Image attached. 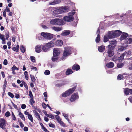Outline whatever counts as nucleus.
<instances>
[{
  "instance_id": "obj_1",
  "label": "nucleus",
  "mask_w": 132,
  "mask_h": 132,
  "mask_svg": "<svg viewBox=\"0 0 132 132\" xmlns=\"http://www.w3.org/2000/svg\"><path fill=\"white\" fill-rule=\"evenodd\" d=\"M117 42L115 40L111 41L109 45L106 47V50L104 52L106 55L109 57H111L114 54V49L116 46Z\"/></svg>"
},
{
  "instance_id": "obj_2",
  "label": "nucleus",
  "mask_w": 132,
  "mask_h": 132,
  "mask_svg": "<svg viewBox=\"0 0 132 132\" xmlns=\"http://www.w3.org/2000/svg\"><path fill=\"white\" fill-rule=\"evenodd\" d=\"M122 32L119 30H116L115 31H112L108 32V37L110 39L114 38L116 37H118L122 33Z\"/></svg>"
},
{
  "instance_id": "obj_3",
  "label": "nucleus",
  "mask_w": 132,
  "mask_h": 132,
  "mask_svg": "<svg viewBox=\"0 0 132 132\" xmlns=\"http://www.w3.org/2000/svg\"><path fill=\"white\" fill-rule=\"evenodd\" d=\"M71 53V50L68 48H66L64 50L63 53V56L61 58L62 60H64L67 56Z\"/></svg>"
},
{
  "instance_id": "obj_4",
  "label": "nucleus",
  "mask_w": 132,
  "mask_h": 132,
  "mask_svg": "<svg viewBox=\"0 0 132 132\" xmlns=\"http://www.w3.org/2000/svg\"><path fill=\"white\" fill-rule=\"evenodd\" d=\"M41 35L45 38L48 40H51L53 37V35L47 32H42L41 33Z\"/></svg>"
},
{
  "instance_id": "obj_5",
  "label": "nucleus",
  "mask_w": 132,
  "mask_h": 132,
  "mask_svg": "<svg viewBox=\"0 0 132 132\" xmlns=\"http://www.w3.org/2000/svg\"><path fill=\"white\" fill-rule=\"evenodd\" d=\"M78 94V93H76L73 94L71 96L70 98V100L71 102L75 101L76 99L79 98V96Z\"/></svg>"
},
{
  "instance_id": "obj_6",
  "label": "nucleus",
  "mask_w": 132,
  "mask_h": 132,
  "mask_svg": "<svg viewBox=\"0 0 132 132\" xmlns=\"http://www.w3.org/2000/svg\"><path fill=\"white\" fill-rule=\"evenodd\" d=\"M61 49L57 48H54L53 49V55L58 56L61 52Z\"/></svg>"
},
{
  "instance_id": "obj_7",
  "label": "nucleus",
  "mask_w": 132,
  "mask_h": 132,
  "mask_svg": "<svg viewBox=\"0 0 132 132\" xmlns=\"http://www.w3.org/2000/svg\"><path fill=\"white\" fill-rule=\"evenodd\" d=\"M5 120L3 119H0V127L4 130L6 129L5 127Z\"/></svg>"
},
{
  "instance_id": "obj_8",
  "label": "nucleus",
  "mask_w": 132,
  "mask_h": 132,
  "mask_svg": "<svg viewBox=\"0 0 132 132\" xmlns=\"http://www.w3.org/2000/svg\"><path fill=\"white\" fill-rule=\"evenodd\" d=\"M73 86H74V87L67 90L69 93V95H70L73 93L76 89L77 86V84L76 83H75L73 84Z\"/></svg>"
},
{
  "instance_id": "obj_9",
  "label": "nucleus",
  "mask_w": 132,
  "mask_h": 132,
  "mask_svg": "<svg viewBox=\"0 0 132 132\" xmlns=\"http://www.w3.org/2000/svg\"><path fill=\"white\" fill-rule=\"evenodd\" d=\"M64 20L67 22H70L72 21L74 19V17L72 16L69 15L65 16L63 18Z\"/></svg>"
},
{
  "instance_id": "obj_10",
  "label": "nucleus",
  "mask_w": 132,
  "mask_h": 132,
  "mask_svg": "<svg viewBox=\"0 0 132 132\" xmlns=\"http://www.w3.org/2000/svg\"><path fill=\"white\" fill-rule=\"evenodd\" d=\"M64 24L63 19L57 18L56 24V25H62Z\"/></svg>"
},
{
  "instance_id": "obj_11",
  "label": "nucleus",
  "mask_w": 132,
  "mask_h": 132,
  "mask_svg": "<svg viewBox=\"0 0 132 132\" xmlns=\"http://www.w3.org/2000/svg\"><path fill=\"white\" fill-rule=\"evenodd\" d=\"M33 112L34 113V114L35 116V117L38 120L41 121L42 120V119L39 113H38L35 110H33Z\"/></svg>"
},
{
  "instance_id": "obj_12",
  "label": "nucleus",
  "mask_w": 132,
  "mask_h": 132,
  "mask_svg": "<svg viewBox=\"0 0 132 132\" xmlns=\"http://www.w3.org/2000/svg\"><path fill=\"white\" fill-rule=\"evenodd\" d=\"M80 69V66L78 64H74L72 67V69L73 70L78 71Z\"/></svg>"
},
{
  "instance_id": "obj_13",
  "label": "nucleus",
  "mask_w": 132,
  "mask_h": 132,
  "mask_svg": "<svg viewBox=\"0 0 132 132\" xmlns=\"http://www.w3.org/2000/svg\"><path fill=\"white\" fill-rule=\"evenodd\" d=\"M128 36V34L126 33L123 32L120 38L121 40H122L126 39Z\"/></svg>"
},
{
  "instance_id": "obj_14",
  "label": "nucleus",
  "mask_w": 132,
  "mask_h": 132,
  "mask_svg": "<svg viewBox=\"0 0 132 132\" xmlns=\"http://www.w3.org/2000/svg\"><path fill=\"white\" fill-rule=\"evenodd\" d=\"M0 39L2 40V43L3 44H5L6 43V38L4 35L1 34L0 33Z\"/></svg>"
},
{
  "instance_id": "obj_15",
  "label": "nucleus",
  "mask_w": 132,
  "mask_h": 132,
  "mask_svg": "<svg viewBox=\"0 0 132 132\" xmlns=\"http://www.w3.org/2000/svg\"><path fill=\"white\" fill-rule=\"evenodd\" d=\"M42 47V45L40 46L39 45H37L35 47V51L38 53H39L41 51V47Z\"/></svg>"
},
{
  "instance_id": "obj_16",
  "label": "nucleus",
  "mask_w": 132,
  "mask_h": 132,
  "mask_svg": "<svg viewBox=\"0 0 132 132\" xmlns=\"http://www.w3.org/2000/svg\"><path fill=\"white\" fill-rule=\"evenodd\" d=\"M70 31L69 30H65L63 31L61 35L62 36H66L70 34Z\"/></svg>"
},
{
  "instance_id": "obj_17",
  "label": "nucleus",
  "mask_w": 132,
  "mask_h": 132,
  "mask_svg": "<svg viewBox=\"0 0 132 132\" xmlns=\"http://www.w3.org/2000/svg\"><path fill=\"white\" fill-rule=\"evenodd\" d=\"M105 50V46L104 45L101 46H99L98 47V51L101 52L104 51Z\"/></svg>"
},
{
  "instance_id": "obj_18",
  "label": "nucleus",
  "mask_w": 132,
  "mask_h": 132,
  "mask_svg": "<svg viewBox=\"0 0 132 132\" xmlns=\"http://www.w3.org/2000/svg\"><path fill=\"white\" fill-rule=\"evenodd\" d=\"M125 43L127 44H130L132 43V38H128L125 40Z\"/></svg>"
},
{
  "instance_id": "obj_19",
  "label": "nucleus",
  "mask_w": 132,
  "mask_h": 132,
  "mask_svg": "<svg viewBox=\"0 0 132 132\" xmlns=\"http://www.w3.org/2000/svg\"><path fill=\"white\" fill-rule=\"evenodd\" d=\"M73 71L72 70V69L69 68H68L65 72V74L67 75H69L73 73Z\"/></svg>"
},
{
  "instance_id": "obj_20",
  "label": "nucleus",
  "mask_w": 132,
  "mask_h": 132,
  "mask_svg": "<svg viewBox=\"0 0 132 132\" xmlns=\"http://www.w3.org/2000/svg\"><path fill=\"white\" fill-rule=\"evenodd\" d=\"M63 42L62 40H58L55 42V45L56 46H61L63 45Z\"/></svg>"
},
{
  "instance_id": "obj_21",
  "label": "nucleus",
  "mask_w": 132,
  "mask_h": 132,
  "mask_svg": "<svg viewBox=\"0 0 132 132\" xmlns=\"http://www.w3.org/2000/svg\"><path fill=\"white\" fill-rule=\"evenodd\" d=\"M106 67L108 68H112L114 66V63L112 62H110L109 63H108L106 64Z\"/></svg>"
},
{
  "instance_id": "obj_22",
  "label": "nucleus",
  "mask_w": 132,
  "mask_h": 132,
  "mask_svg": "<svg viewBox=\"0 0 132 132\" xmlns=\"http://www.w3.org/2000/svg\"><path fill=\"white\" fill-rule=\"evenodd\" d=\"M53 44L52 42V41H51L45 45L47 46V48L50 49L52 47V46H53Z\"/></svg>"
},
{
  "instance_id": "obj_23",
  "label": "nucleus",
  "mask_w": 132,
  "mask_h": 132,
  "mask_svg": "<svg viewBox=\"0 0 132 132\" xmlns=\"http://www.w3.org/2000/svg\"><path fill=\"white\" fill-rule=\"evenodd\" d=\"M126 52H125L124 53L122 54L118 58V60H119L120 61H122L124 59V57L126 55L125 54Z\"/></svg>"
},
{
  "instance_id": "obj_24",
  "label": "nucleus",
  "mask_w": 132,
  "mask_h": 132,
  "mask_svg": "<svg viewBox=\"0 0 132 132\" xmlns=\"http://www.w3.org/2000/svg\"><path fill=\"white\" fill-rule=\"evenodd\" d=\"M42 47L43 51L44 52H47L49 49L45 45H42Z\"/></svg>"
},
{
  "instance_id": "obj_25",
  "label": "nucleus",
  "mask_w": 132,
  "mask_h": 132,
  "mask_svg": "<svg viewBox=\"0 0 132 132\" xmlns=\"http://www.w3.org/2000/svg\"><path fill=\"white\" fill-rule=\"evenodd\" d=\"M52 29L56 31H60L62 29V27H52Z\"/></svg>"
},
{
  "instance_id": "obj_26",
  "label": "nucleus",
  "mask_w": 132,
  "mask_h": 132,
  "mask_svg": "<svg viewBox=\"0 0 132 132\" xmlns=\"http://www.w3.org/2000/svg\"><path fill=\"white\" fill-rule=\"evenodd\" d=\"M30 104L32 106L33 108H34V106L33 105V104L35 103V101L34 100V98H30Z\"/></svg>"
},
{
  "instance_id": "obj_27",
  "label": "nucleus",
  "mask_w": 132,
  "mask_h": 132,
  "mask_svg": "<svg viewBox=\"0 0 132 132\" xmlns=\"http://www.w3.org/2000/svg\"><path fill=\"white\" fill-rule=\"evenodd\" d=\"M58 59V56L54 55H53V56L52 58V61L53 62H55V61H56Z\"/></svg>"
},
{
  "instance_id": "obj_28",
  "label": "nucleus",
  "mask_w": 132,
  "mask_h": 132,
  "mask_svg": "<svg viewBox=\"0 0 132 132\" xmlns=\"http://www.w3.org/2000/svg\"><path fill=\"white\" fill-rule=\"evenodd\" d=\"M70 95L67 90L64 92L62 95V96L64 97H66Z\"/></svg>"
},
{
  "instance_id": "obj_29",
  "label": "nucleus",
  "mask_w": 132,
  "mask_h": 132,
  "mask_svg": "<svg viewBox=\"0 0 132 132\" xmlns=\"http://www.w3.org/2000/svg\"><path fill=\"white\" fill-rule=\"evenodd\" d=\"M19 49V47L18 45L17 46H16V47H13L12 48V50H13L14 51H15L16 52H17L18 51Z\"/></svg>"
},
{
  "instance_id": "obj_30",
  "label": "nucleus",
  "mask_w": 132,
  "mask_h": 132,
  "mask_svg": "<svg viewBox=\"0 0 132 132\" xmlns=\"http://www.w3.org/2000/svg\"><path fill=\"white\" fill-rule=\"evenodd\" d=\"M18 114L21 119L24 121H25L26 120L25 118L23 113L21 112H20V113H18Z\"/></svg>"
},
{
  "instance_id": "obj_31",
  "label": "nucleus",
  "mask_w": 132,
  "mask_h": 132,
  "mask_svg": "<svg viewBox=\"0 0 132 132\" xmlns=\"http://www.w3.org/2000/svg\"><path fill=\"white\" fill-rule=\"evenodd\" d=\"M56 20L57 19H52L50 21V23L53 25H56Z\"/></svg>"
},
{
  "instance_id": "obj_32",
  "label": "nucleus",
  "mask_w": 132,
  "mask_h": 132,
  "mask_svg": "<svg viewBox=\"0 0 132 132\" xmlns=\"http://www.w3.org/2000/svg\"><path fill=\"white\" fill-rule=\"evenodd\" d=\"M63 11V12H66L69 11V9L67 7L65 6L62 7L61 9Z\"/></svg>"
},
{
  "instance_id": "obj_33",
  "label": "nucleus",
  "mask_w": 132,
  "mask_h": 132,
  "mask_svg": "<svg viewBox=\"0 0 132 132\" xmlns=\"http://www.w3.org/2000/svg\"><path fill=\"white\" fill-rule=\"evenodd\" d=\"M5 35L6 40H8L9 39V38L10 37L9 33V31L8 30H7L5 32Z\"/></svg>"
},
{
  "instance_id": "obj_34",
  "label": "nucleus",
  "mask_w": 132,
  "mask_h": 132,
  "mask_svg": "<svg viewBox=\"0 0 132 132\" xmlns=\"http://www.w3.org/2000/svg\"><path fill=\"white\" fill-rule=\"evenodd\" d=\"M100 40V36L99 34H98L97 37L96 38L95 41L97 43H98Z\"/></svg>"
},
{
  "instance_id": "obj_35",
  "label": "nucleus",
  "mask_w": 132,
  "mask_h": 132,
  "mask_svg": "<svg viewBox=\"0 0 132 132\" xmlns=\"http://www.w3.org/2000/svg\"><path fill=\"white\" fill-rule=\"evenodd\" d=\"M124 93L126 95H129V93H130V89L128 88H126L124 91Z\"/></svg>"
},
{
  "instance_id": "obj_36",
  "label": "nucleus",
  "mask_w": 132,
  "mask_h": 132,
  "mask_svg": "<svg viewBox=\"0 0 132 132\" xmlns=\"http://www.w3.org/2000/svg\"><path fill=\"white\" fill-rule=\"evenodd\" d=\"M125 48L126 47H124L123 46H121L118 48V52H121L122 51L124 50L125 49Z\"/></svg>"
},
{
  "instance_id": "obj_37",
  "label": "nucleus",
  "mask_w": 132,
  "mask_h": 132,
  "mask_svg": "<svg viewBox=\"0 0 132 132\" xmlns=\"http://www.w3.org/2000/svg\"><path fill=\"white\" fill-rule=\"evenodd\" d=\"M45 114L47 117H48L49 118H50L52 119H53L55 118V117L54 115L52 114H47L46 113V114Z\"/></svg>"
},
{
  "instance_id": "obj_38",
  "label": "nucleus",
  "mask_w": 132,
  "mask_h": 132,
  "mask_svg": "<svg viewBox=\"0 0 132 132\" xmlns=\"http://www.w3.org/2000/svg\"><path fill=\"white\" fill-rule=\"evenodd\" d=\"M124 77L122 75L119 74L117 77V79L118 80H120L123 79Z\"/></svg>"
},
{
  "instance_id": "obj_39",
  "label": "nucleus",
  "mask_w": 132,
  "mask_h": 132,
  "mask_svg": "<svg viewBox=\"0 0 132 132\" xmlns=\"http://www.w3.org/2000/svg\"><path fill=\"white\" fill-rule=\"evenodd\" d=\"M124 65V64L123 63H119L117 64V67L118 68H120L122 67Z\"/></svg>"
},
{
  "instance_id": "obj_40",
  "label": "nucleus",
  "mask_w": 132,
  "mask_h": 132,
  "mask_svg": "<svg viewBox=\"0 0 132 132\" xmlns=\"http://www.w3.org/2000/svg\"><path fill=\"white\" fill-rule=\"evenodd\" d=\"M20 50L22 53H24L26 51V49L24 46L22 45L20 47Z\"/></svg>"
},
{
  "instance_id": "obj_41",
  "label": "nucleus",
  "mask_w": 132,
  "mask_h": 132,
  "mask_svg": "<svg viewBox=\"0 0 132 132\" xmlns=\"http://www.w3.org/2000/svg\"><path fill=\"white\" fill-rule=\"evenodd\" d=\"M55 117L58 122L61 120V119L60 118V117L58 115H56L55 116Z\"/></svg>"
},
{
  "instance_id": "obj_42",
  "label": "nucleus",
  "mask_w": 132,
  "mask_h": 132,
  "mask_svg": "<svg viewBox=\"0 0 132 132\" xmlns=\"http://www.w3.org/2000/svg\"><path fill=\"white\" fill-rule=\"evenodd\" d=\"M28 118L32 122H33V118L32 115L31 114H30L28 116Z\"/></svg>"
},
{
  "instance_id": "obj_43",
  "label": "nucleus",
  "mask_w": 132,
  "mask_h": 132,
  "mask_svg": "<svg viewBox=\"0 0 132 132\" xmlns=\"http://www.w3.org/2000/svg\"><path fill=\"white\" fill-rule=\"evenodd\" d=\"M30 78L31 79V81L33 82H34L36 80L35 78V77L33 75H30Z\"/></svg>"
},
{
  "instance_id": "obj_44",
  "label": "nucleus",
  "mask_w": 132,
  "mask_h": 132,
  "mask_svg": "<svg viewBox=\"0 0 132 132\" xmlns=\"http://www.w3.org/2000/svg\"><path fill=\"white\" fill-rule=\"evenodd\" d=\"M30 59L33 62H36L35 58L33 56H31L30 57Z\"/></svg>"
},
{
  "instance_id": "obj_45",
  "label": "nucleus",
  "mask_w": 132,
  "mask_h": 132,
  "mask_svg": "<svg viewBox=\"0 0 132 132\" xmlns=\"http://www.w3.org/2000/svg\"><path fill=\"white\" fill-rule=\"evenodd\" d=\"M60 125L63 127H65L66 126V125L62 121H60L59 122Z\"/></svg>"
},
{
  "instance_id": "obj_46",
  "label": "nucleus",
  "mask_w": 132,
  "mask_h": 132,
  "mask_svg": "<svg viewBox=\"0 0 132 132\" xmlns=\"http://www.w3.org/2000/svg\"><path fill=\"white\" fill-rule=\"evenodd\" d=\"M50 71L48 70H46L44 72V74L45 75H48L50 74Z\"/></svg>"
},
{
  "instance_id": "obj_47",
  "label": "nucleus",
  "mask_w": 132,
  "mask_h": 132,
  "mask_svg": "<svg viewBox=\"0 0 132 132\" xmlns=\"http://www.w3.org/2000/svg\"><path fill=\"white\" fill-rule=\"evenodd\" d=\"M8 94L9 96L12 98L14 97V96L13 94L11 92H9L8 93Z\"/></svg>"
},
{
  "instance_id": "obj_48",
  "label": "nucleus",
  "mask_w": 132,
  "mask_h": 132,
  "mask_svg": "<svg viewBox=\"0 0 132 132\" xmlns=\"http://www.w3.org/2000/svg\"><path fill=\"white\" fill-rule=\"evenodd\" d=\"M49 127L52 128H54L55 127V125L52 123H49L48 124Z\"/></svg>"
},
{
  "instance_id": "obj_49",
  "label": "nucleus",
  "mask_w": 132,
  "mask_h": 132,
  "mask_svg": "<svg viewBox=\"0 0 132 132\" xmlns=\"http://www.w3.org/2000/svg\"><path fill=\"white\" fill-rule=\"evenodd\" d=\"M11 115L9 111L6 112L5 114V115L6 117H7L10 116Z\"/></svg>"
},
{
  "instance_id": "obj_50",
  "label": "nucleus",
  "mask_w": 132,
  "mask_h": 132,
  "mask_svg": "<svg viewBox=\"0 0 132 132\" xmlns=\"http://www.w3.org/2000/svg\"><path fill=\"white\" fill-rule=\"evenodd\" d=\"M29 95L30 97V98H34V96L32 94L31 91H30L29 92Z\"/></svg>"
},
{
  "instance_id": "obj_51",
  "label": "nucleus",
  "mask_w": 132,
  "mask_h": 132,
  "mask_svg": "<svg viewBox=\"0 0 132 132\" xmlns=\"http://www.w3.org/2000/svg\"><path fill=\"white\" fill-rule=\"evenodd\" d=\"M12 119L14 120H16V118L15 117V115L13 112H12Z\"/></svg>"
},
{
  "instance_id": "obj_52",
  "label": "nucleus",
  "mask_w": 132,
  "mask_h": 132,
  "mask_svg": "<svg viewBox=\"0 0 132 132\" xmlns=\"http://www.w3.org/2000/svg\"><path fill=\"white\" fill-rule=\"evenodd\" d=\"M11 69H13V70H19V68H18L16 67L15 65H14L12 67Z\"/></svg>"
},
{
  "instance_id": "obj_53",
  "label": "nucleus",
  "mask_w": 132,
  "mask_h": 132,
  "mask_svg": "<svg viewBox=\"0 0 132 132\" xmlns=\"http://www.w3.org/2000/svg\"><path fill=\"white\" fill-rule=\"evenodd\" d=\"M125 52L126 53L125 54L126 55L127 54V55H130L131 53V51L130 50H129L127 52Z\"/></svg>"
},
{
  "instance_id": "obj_54",
  "label": "nucleus",
  "mask_w": 132,
  "mask_h": 132,
  "mask_svg": "<svg viewBox=\"0 0 132 132\" xmlns=\"http://www.w3.org/2000/svg\"><path fill=\"white\" fill-rule=\"evenodd\" d=\"M108 40V38L106 36H104V41L105 42H107Z\"/></svg>"
},
{
  "instance_id": "obj_55",
  "label": "nucleus",
  "mask_w": 132,
  "mask_h": 132,
  "mask_svg": "<svg viewBox=\"0 0 132 132\" xmlns=\"http://www.w3.org/2000/svg\"><path fill=\"white\" fill-rule=\"evenodd\" d=\"M42 105L43 108L44 109H45L46 108V105L44 103H43L42 104Z\"/></svg>"
},
{
  "instance_id": "obj_56",
  "label": "nucleus",
  "mask_w": 132,
  "mask_h": 132,
  "mask_svg": "<svg viewBox=\"0 0 132 132\" xmlns=\"http://www.w3.org/2000/svg\"><path fill=\"white\" fill-rule=\"evenodd\" d=\"M49 4L50 5H54L55 4H56V1L55 0L53 2H51L49 3Z\"/></svg>"
},
{
  "instance_id": "obj_57",
  "label": "nucleus",
  "mask_w": 132,
  "mask_h": 132,
  "mask_svg": "<svg viewBox=\"0 0 132 132\" xmlns=\"http://www.w3.org/2000/svg\"><path fill=\"white\" fill-rule=\"evenodd\" d=\"M8 62L7 60L6 59H5L3 62V64L4 65H7V64Z\"/></svg>"
},
{
  "instance_id": "obj_58",
  "label": "nucleus",
  "mask_w": 132,
  "mask_h": 132,
  "mask_svg": "<svg viewBox=\"0 0 132 132\" xmlns=\"http://www.w3.org/2000/svg\"><path fill=\"white\" fill-rule=\"evenodd\" d=\"M6 10H4V11L3 12V16L4 17H6Z\"/></svg>"
},
{
  "instance_id": "obj_59",
  "label": "nucleus",
  "mask_w": 132,
  "mask_h": 132,
  "mask_svg": "<svg viewBox=\"0 0 132 132\" xmlns=\"http://www.w3.org/2000/svg\"><path fill=\"white\" fill-rule=\"evenodd\" d=\"M26 107V105L25 104H22L21 106V108L22 109H25Z\"/></svg>"
},
{
  "instance_id": "obj_60",
  "label": "nucleus",
  "mask_w": 132,
  "mask_h": 132,
  "mask_svg": "<svg viewBox=\"0 0 132 132\" xmlns=\"http://www.w3.org/2000/svg\"><path fill=\"white\" fill-rule=\"evenodd\" d=\"M28 130V128L26 127H25L23 128V130L24 131H27Z\"/></svg>"
},
{
  "instance_id": "obj_61",
  "label": "nucleus",
  "mask_w": 132,
  "mask_h": 132,
  "mask_svg": "<svg viewBox=\"0 0 132 132\" xmlns=\"http://www.w3.org/2000/svg\"><path fill=\"white\" fill-rule=\"evenodd\" d=\"M19 124L21 128H22L24 127V125L21 122H19Z\"/></svg>"
},
{
  "instance_id": "obj_62",
  "label": "nucleus",
  "mask_w": 132,
  "mask_h": 132,
  "mask_svg": "<svg viewBox=\"0 0 132 132\" xmlns=\"http://www.w3.org/2000/svg\"><path fill=\"white\" fill-rule=\"evenodd\" d=\"M5 10H6V12L7 11L8 12H10V9L9 8H8L7 6L6 7V9H5Z\"/></svg>"
},
{
  "instance_id": "obj_63",
  "label": "nucleus",
  "mask_w": 132,
  "mask_h": 132,
  "mask_svg": "<svg viewBox=\"0 0 132 132\" xmlns=\"http://www.w3.org/2000/svg\"><path fill=\"white\" fill-rule=\"evenodd\" d=\"M15 97L16 98H19L20 97V95L18 94H16L15 95Z\"/></svg>"
},
{
  "instance_id": "obj_64",
  "label": "nucleus",
  "mask_w": 132,
  "mask_h": 132,
  "mask_svg": "<svg viewBox=\"0 0 132 132\" xmlns=\"http://www.w3.org/2000/svg\"><path fill=\"white\" fill-rule=\"evenodd\" d=\"M128 99L130 102L132 103V97L130 96L128 98Z\"/></svg>"
}]
</instances>
